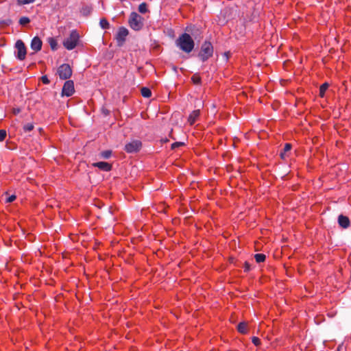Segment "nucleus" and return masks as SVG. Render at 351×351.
Listing matches in <instances>:
<instances>
[{"label": "nucleus", "mask_w": 351, "mask_h": 351, "mask_svg": "<svg viewBox=\"0 0 351 351\" xmlns=\"http://www.w3.org/2000/svg\"><path fill=\"white\" fill-rule=\"evenodd\" d=\"M339 225L343 228H347L350 226V219L348 217L340 215L338 217Z\"/></svg>", "instance_id": "12"}, {"label": "nucleus", "mask_w": 351, "mask_h": 351, "mask_svg": "<svg viewBox=\"0 0 351 351\" xmlns=\"http://www.w3.org/2000/svg\"><path fill=\"white\" fill-rule=\"evenodd\" d=\"M265 255L263 254H256L254 258L258 263H263L265 261Z\"/></svg>", "instance_id": "18"}, {"label": "nucleus", "mask_w": 351, "mask_h": 351, "mask_svg": "<svg viewBox=\"0 0 351 351\" xmlns=\"http://www.w3.org/2000/svg\"><path fill=\"white\" fill-rule=\"evenodd\" d=\"M213 54V47L210 42H204L200 49L198 54L199 58L202 62L206 61L208 58L212 57Z\"/></svg>", "instance_id": "4"}, {"label": "nucleus", "mask_w": 351, "mask_h": 351, "mask_svg": "<svg viewBox=\"0 0 351 351\" xmlns=\"http://www.w3.org/2000/svg\"><path fill=\"white\" fill-rule=\"evenodd\" d=\"M129 32L128 29L124 27H119L118 32L116 35V40L117 43V45L119 47H121L125 43L126 40V37L128 36Z\"/></svg>", "instance_id": "7"}, {"label": "nucleus", "mask_w": 351, "mask_h": 351, "mask_svg": "<svg viewBox=\"0 0 351 351\" xmlns=\"http://www.w3.org/2000/svg\"><path fill=\"white\" fill-rule=\"evenodd\" d=\"M49 44L51 47V48L53 49V50H56L57 49V42L56 40L53 38H49Z\"/></svg>", "instance_id": "24"}, {"label": "nucleus", "mask_w": 351, "mask_h": 351, "mask_svg": "<svg viewBox=\"0 0 351 351\" xmlns=\"http://www.w3.org/2000/svg\"><path fill=\"white\" fill-rule=\"evenodd\" d=\"M36 0H17V4L19 5H24L26 4H29L34 3Z\"/></svg>", "instance_id": "25"}, {"label": "nucleus", "mask_w": 351, "mask_h": 351, "mask_svg": "<svg viewBox=\"0 0 351 351\" xmlns=\"http://www.w3.org/2000/svg\"><path fill=\"white\" fill-rule=\"evenodd\" d=\"M237 330L242 334H246L247 332V324L246 322H241L237 326Z\"/></svg>", "instance_id": "16"}, {"label": "nucleus", "mask_w": 351, "mask_h": 351, "mask_svg": "<svg viewBox=\"0 0 351 351\" xmlns=\"http://www.w3.org/2000/svg\"><path fill=\"white\" fill-rule=\"evenodd\" d=\"M138 10L142 14H145L147 12V5L145 3H142L138 5Z\"/></svg>", "instance_id": "21"}, {"label": "nucleus", "mask_w": 351, "mask_h": 351, "mask_svg": "<svg viewBox=\"0 0 351 351\" xmlns=\"http://www.w3.org/2000/svg\"><path fill=\"white\" fill-rule=\"evenodd\" d=\"M191 80L195 84H199L201 83V77L198 74H194L191 77Z\"/></svg>", "instance_id": "23"}, {"label": "nucleus", "mask_w": 351, "mask_h": 351, "mask_svg": "<svg viewBox=\"0 0 351 351\" xmlns=\"http://www.w3.org/2000/svg\"><path fill=\"white\" fill-rule=\"evenodd\" d=\"M142 143L140 141L135 140L127 143L125 145V150L128 153L137 152L141 148Z\"/></svg>", "instance_id": "9"}, {"label": "nucleus", "mask_w": 351, "mask_h": 351, "mask_svg": "<svg viewBox=\"0 0 351 351\" xmlns=\"http://www.w3.org/2000/svg\"><path fill=\"white\" fill-rule=\"evenodd\" d=\"M80 35L76 30H73L69 36L63 42L64 47L68 50L73 49L79 42Z\"/></svg>", "instance_id": "3"}, {"label": "nucleus", "mask_w": 351, "mask_h": 351, "mask_svg": "<svg viewBox=\"0 0 351 351\" xmlns=\"http://www.w3.org/2000/svg\"><path fill=\"white\" fill-rule=\"evenodd\" d=\"M75 92L74 83L72 80L66 81L62 90V95L66 97L71 96Z\"/></svg>", "instance_id": "8"}, {"label": "nucleus", "mask_w": 351, "mask_h": 351, "mask_svg": "<svg viewBox=\"0 0 351 351\" xmlns=\"http://www.w3.org/2000/svg\"><path fill=\"white\" fill-rule=\"evenodd\" d=\"M19 112V110H17L14 111V113Z\"/></svg>", "instance_id": "35"}, {"label": "nucleus", "mask_w": 351, "mask_h": 351, "mask_svg": "<svg viewBox=\"0 0 351 351\" xmlns=\"http://www.w3.org/2000/svg\"><path fill=\"white\" fill-rule=\"evenodd\" d=\"M252 341L255 346H258L261 344L260 339L256 337H253Z\"/></svg>", "instance_id": "30"}, {"label": "nucleus", "mask_w": 351, "mask_h": 351, "mask_svg": "<svg viewBox=\"0 0 351 351\" xmlns=\"http://www.w3.org/2000/svg\"><path fill=\"white\" fill-rule=\"evenodd\" d=\"M141 93L143 97L149 98L152 96V91L149 88L143 87L141 89Z\"/></svg>", "instance_id": "17"}, {"label": "nucleus", "mask_w": 351, "mask_h": 351, "mask_svg": "<svg viewBox=\"0 0 351 351\" xmlns=\"http://www.w3.org/2000/svg\"><path fill=\"white\" fill-rule=\"evenodd\" d=\"M15 199H16V195H10V197H8L6 199V202H7V203H11V202H12L13 201H14Z\"/></svg>", "instance_id": "31"}, {"label": "nucleus", "mask_w": 351, "mask_h": 351, "mask_svg": "<svg viewBox=\"0 0 351 351\" xmlns=\"http://www.w3.org/2000/svg\"><path fill=\"white\" fill-rule=\"evenodd\" d=\"M176 45L183 51L190 53L193 49L195 43L189 34L184 33L177 39Z\"/></svg>", "instance_id": "1"}, {"label": "nucleus", "mask_w": 351, "mask_h": 351, "mask_svg": "<svg viewBox=\"0 0 351 351\" xmlns=\"http://www.w3.org/2000/svg\"><path fill=\"white\" fill-rule=\"evenodd\" d=\"M128 23L132 29L139 31L144 25V19L136 12H132L128 19Z\"/></svg>", "instance_id": "2"}, {"label": "nucleus", "mask_w": 351, "mask_h": 351, "mask_svg": "<svg viewBox=\"0 0 351 351\" xmlns=\"http://www.w3.org/2000/svg\"><path fill=\"white\" fill-rule=\"evenodd\" d=\"M19 112V110H17L14 111V113Z\"/></svg>", "instance_id": "34"}, {"label": "nucleus", "mask_w": 351, "mask_h": 351, "mask_svg": "<svg viewBox=\"0 0 351 351\" xmlns=\"http://www.w3.org/2000/svg\"><path fill=\"white\" fill-rule=\"evenodd\" d=\"M34 126L32 123H27L23 125V130L25 132H30L34 129Z\"/></svg>", "instance_id": "22"}, {"label": "nucleus", "mask_w": 351, "mask_h": 351, "mask_svg": "<svg viewBox=\"0 0 351 351\" xmlns=\"http://www.w3.org/2000/svg\"><path fill=\"white\" fill-rule=\"evenodd\" d=\"M200 115V110H193L189 115L188 118V122L191 125H193L197 119L199 118Z\"/></svg>", "instance_id": "13"}, {"label": "nucleus", "mask_w": 351, "mask_h": 351, "mask_svg": "<svg viewBox=\"0 0 351 351\" xmlns=\"http://www.w3.org/2000/svg\"><path fill=\"white\" fill-rule=\"evenodd\" d=\"M6 135L7 134L5 130H0V142L5 140Z\"/></svg>", "instance_id": "29"}, {"label": "nucleus", "mask_w": 351, "mask_h": 351, "mask_svg": "<svg viewBox=\"0 0 351 351\" xmlns=\"http://www.w3.org/2000/svg\"><path fill=\"white\" fill-rule=\"evenodd\" d=\"M328 83H324L320 86V88H319L320 97H323L324 96L325 92L328 89Z\"/></svg>", "instance_id": "20"}, {"label": "nucleus", "mask_w": 351, "mask_h": 351, "mask_svg": "<svg viewBox=\"0 0 351 351\" xmlns=\"http://www.w3.org/2000/svg\"><path fill=\"white\" fill-rule=\"evenodd\" d=\"M42 40L38 36L34 37L31 42V48L36 52L40 51L42 48Z\"/></svg>", "instance_id": "10"}, {"label": "nucleus", "mask_w": 351, "mask_h": 351, "mask_svg": "<svg viewBox=\"0 0 351 351\" xmlns=\"http://www.w3.org/2000/svg\"><path fill=\"white\" fill-rule=\"evenodd\" d=\"M291 145L290 143H286L282 151L280 152V156L282 158H285L287 156V153L291 149Z\"/></svg>", "instance_id": "15"}, {"label": "nucleus", "mask_w": 351, "mask_h": 351, "mask_svg": "<svg viewBox=\"0 0 351 351\" xmlns=\"http://www.w3.org/2000/svg\"><path fill=\"white\" fill-rule=\"evenodd\" d=\"M92 10H93V8L91 6L85 5L82 8V9L80 10V13L84 16H88V15L90 14V13L92 12Z\"/></svg>", "instance_id": "14"}, {"label": "nucleus", "mask_w": 351, "mask_h": 351, "mask_svg": "<svg viewBox=\"0 0 351 351\" xmlns=\"http://www.w3.org/2000/svg\"><path fill=\"white\" fill-rule=\"evenodd\" d=\"M29 22H30L29 19L26 16H23L19 20V23L21 25H25L28 24Z\"/></svg>", "instance_id": "26"}, {"label": "nucleus", "mask_w": 351, "mask_h": 351, "mask_svg": "<svg viewBox=\"0 0 351 351\" xmlns=\"http://www.w3.org/2000/svg\"><path fill=\"white\" fill-rule=\"evenodd\" d=\"M15 48L16 49V57L20 60H25L27 50L24 43L21 40H18L15 43Z\"/></svg>", "instance_id": "5"}, {"label": "nucleus", "mask_w": 351, "mask_h": 351, "mask_svg": "<svg viewBox=\"0 0 351 351\" xmlns=\"http://www.w3.org/2000/svg\"><path fill=\"white\" fill-rule=\"evenodd\" d=\"M112 154V152L110 150H106L101 152V156L105 159L109 158Z\"/></svg>", "instance_id": "27"}, {"label": "nucleus", "mask_w": 351, "mask_h": 351, "mask_svg": "<svg viewBox=\"0 0 351 351\" xmlns=\"http://www.w3.org/2000/svg\"><path fill=\"white\" fill-rule=\"evenodd\" d=\"M41 80H42L43 83L45 84H48L50 82L48 77L46 75L43 76L41 77Z\"/></svg>", "instance_id": "32"}, {"label": "nucleus", "mask_w": 351, "mask_h": 351, "mask_svg": "<svg viewBox=\"0 0 351 351\" xmlns=\"http://www.w3.org/2000/svg\"><path fill=\"white\" fill-rule=\"evenodd\" d=\"M99 24H100L101 27L104 29H106L110 27V24H109L108 21L104 18H103L100 20Z\"/></svg>", "instance_id": "19"}, {"label": "nucleus", "mask_w": 351, "mask_h": 351, "mask_svg": "<svg viewBox=\"0 0 351 351\" xmlns=\"http://www.w3.org/2000/svg\"><path fill=\"white\" fill-rule=\"evenodd\" d=\"M250 270V265L247 262H245L244 263V271L247 272Z\"/></svg>", "instance_id": "33"}, {"label": "nucleus", "mask_w": 351, "mask_h": 351, "mask_svg": "<svg viewBox=\"0 0 351 351\" xmlns=\"http://www.w3.org/2000/svg\"><path fill=\"white\" fill-rule=\"evenodd\" d=\"M94 167H98L99 169L104 171H109L112 169L111 164L107 162H98L93 164Z\"/></svg>", "instance_id": "11"}, {"label": "nucleus", "mask_w": 351, "mask_h": 351, "mask_svg": "<svg viewBox=\"0 0 351 351\" xmlns=\"http://www.w3.org/2000/svg\"><path fill=\"white\" fill-rule=\"evenodd\" d=\"M58 73L61 80H67L72 75V69L69 64H63L59 66Z\"/></svg>", "instance_id": "6"}, {"label": "nucleus", "mask_w": 351, "mask_h": 351, "mask_svg": "<svg viewBox=\"0 0 351 351\" xmlns=\"http://www.w3.org/2000/svg\"><path fill=\"white\" fill-rule=\"evenodd\" d=\"M184 143L182 142H176L171 145V149H176L181 146H184Z\"/></svg>", "instance_id": "28"}, {"label": "nucleus", "mask_w": 351, "mask_h": 351, "mask_svg": "<svg viewBox=\"0 0 351 351\" xmlns=\"http://www.w3.org/2000/svg\"><path fill=\"white\" fill-rule=\"evenodd\" d=\"M19 112V110H17L14 111V113Z\"/></svg>", "instance_id": "36"}]
</instances>
